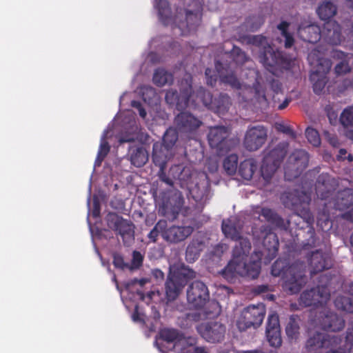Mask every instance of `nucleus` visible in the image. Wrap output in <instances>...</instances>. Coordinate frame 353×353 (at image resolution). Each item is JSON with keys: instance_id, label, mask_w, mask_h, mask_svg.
<instances>
[{"instance_id": "6ab92c4d", "label": "nucleus", "mask_w": 353, "mask_h": 353, "mask_svg": "<svg viewBox=\"0 0 353 353\" xmlns=\"http://www.w3.org/2000/svg\"><path fill=\"white\" fill-rule=\"evenodd\" d=\"M194 231V227L190 225L165 227L163 234V239L170 244H177L190 236Z\"/></svg>"}, {"instance_id": "412c9836", "label": "nucleus", "mask_w": 353, "mask_h": 353, "mask_svg": "<svg viewBox=\"0 0 353 353\" xmlns=\"http://www.w3.org/2000/svg\"><path fill=\"white\" fill-rule=\"evenodd\" d=\"M178 130L184 134H192L196 132L202 125V121L188 112H181L174 120Z\"/></svg>"}, {"instance_id": "37998d69", "label": "nucleus", "mask_w": 353, "mask_h": 353, "mask_svg": "<svg viewBox=\"0 0 353 353\" xmlns=\"http://www.w3.org/2000/svg\"><path fill=\"white\" fill-rule=\"evenodd\" d=\"M280 165L274 163L266 162L265 159H263L261 167V172L263 178L268 181Z\"/></svg>"}, {"instance_id": "72a5a7b5", "label": "nucleus", "mask_w": 353, "mask_h": 353, "mask_svg": "<svg viewBox=\"0 0 353 353\" xmlns=\"http://www.w3.org/2000/svg\"><path fill=\"white\" fill-rule=\"evenodd\" d=\"M230 105L231 99L229 95L226 93H220L216 98H214L213 110L219 114H223L228 112Z\"/></svg>"}, {"instance_id": "423d86ee", "label": "nucleus", "mask_w": 353, "mask_h": 353, "mask_svg": "<svg viewBox=\"0 0 353 353\" xmlns=\"http://www.w3.org/2000/svg\"><path fill=\"white\" fill-rule=\"evenodd\" d=\"M208 141L210 148L215 150L218 156L227 154L234 146V141L230 138L229 128L223 125L210 128Z\"/></svg>"}, {"instance_id": "5fc2aeb1", "label": "nucleus", "mask_w": 353, "mask_h": 353, "mask_svg": "<svg viewBox=\"0 0 353 353\" xmlns=\"http://www.w3.org/2000/svg\"><path fill=\"white\" fill-rule=\"evenodd\" d=\"M345 343L348 346V350L346 351L345 349H343L346 353H353V325L347 330Z\"/></svg>"}, {"instance_id": "09e8293b", "label": "nucleus", "mask_w": 353, "mask_h": 353, "mask_svg": "<svg viewBox=\"0 0 353 353\" xmlns=\"http://www.w3.org/2000/svg\"><path fill=\"white\" fill-rule=\"evenodd\" d=\"M340 122L345 127L353 126V109L345 108L341 114Z\"/></svg>"}, {"instance_id": "3c124183", "label": "nucleus", "mask_w": 353, "mask_h": 353, "mask_svg": "<svg viewBox=\"0 0 353 353\" xmlns=\"http://www.w3.org/2000/svg\"><path fill=\"white\" fill-rule=\"evenodd\" d=\"M280 330L279 319L276 314H272L268 316L266 331Z\"/></svg>"}, {"instance_id": "cd10ccee", "label": "nucleus", "mask_w": 353, "mask_h": 353, "mask_svg": "<svg viewBox=\"0 0 353 353\" xmlns=\"http://www.w3.org/2000/svg\"><path fill=\"white\" fill-rule=\"evenodd\" d=\"M260 215L262 216L265 220L271 225L281 229L286 228L284 219L274 210L268 208H262Z\"/></svg>"}, {"instance_id": "8fccbe9b", "label": "nucleus", "mask_w": 353, "mask_h": 353, "mask_svg": "<svg viewBox=\"0 0 353 353\" xmlns=\"http://www.w3.org/2000/svg\"><path fill=\"white\" fill-rule=\"evenodd\" d=\"M231 54L236 63H243L247 60L245 53L239 47L234 46L231 51Z\"/></svg>"}, {"instance_id": "bb28decb", "label": "nucleus", "mask_w": 353, "mask_h": 353, "mask_svg": "<svg viewBox=\"0 0 353 353\" xmlns=\"http://www.w3.org/2000/svg\"><path fill=\"white\" fill-rule=\"evenodd\" d=\"M205 248L203 239L194 237L189 243L185 250V260L188 263H194L200 256Z\"/></svg>"}, {"instance_id": "6e6552de", "label": "nucleus", "mask_w": 353, "mask_h": 353, "mask_svg": "<svg viewBox=\"0 0 353 353\" xmlns=\"http://www.w3.org/2000/svg\"><path fill=\"white\" fill-rule=\"evenodd\" d=\"M265 315V307L263 304L258 305H249L245 308L236 321V326L241 331H245L248 328L259 327Z\"/></svg>"}, {"instance_id": "c9c22d12", "label": "nucleus", "mask_w": 353, "mask_h": 353, "mask_svg": "<svg viewBox=\"0 0 353 353\" xmlns=\"http://www.w3.org/2000/svg\"><path fill=\"white\" fill-rule=\"evenodd\" d=\"M152 80L156 85L161 87L171 83L173 81V76L163 68H157L154 71Z\"/></svg>"}, {"instance_id": "e2e57ef3", "label": "nucleus", "mask_w": 353, "mask_h": 353, "mask_svg": "<svg viewBox=\"0 0 353 353\" xmlns=\"http://www.w3.org/2000/svg\"><path fill=\"white\" fill-rule=\"evenodd\" d=\"M271 89L276 93L279 94L282 90V84L279 80L272 79L270 82Z\"/></svg>"}, {"instance_id": "7ed1b4c3", "label": "nucleus", "mask_w": 353, "mask_h": 353, "mask_svg": "<svg viewBox=\"0 0 353 353\" xmlns=\"http://www.w3.org/2000/svg\"><path fill=\"white\" fill-rule=\"evenodd\" d=\"M248 43L263 47L259 53L260 62L267 70L274 75L283 70L292 68L293 61L283 52L274 48L268 43L265 37L262 35L250 36L247 38Z\"/></svg>"}, {"instance_id": "69168bd1", "label": "nucleus", "mask_w": 353, "mask_h": 353, "mask_svg": "<svg viewBox=\"0 0 353 353\" xmlns=\"http://www.w3.org/2000/svg\"><path fill=\"white\" fill-rule=\"evenodd\" d=\"M347 150L345 149L341 148L339 151V154L336 156V159L339 161H344L346 159Z\"/></svg>"}, {"instance_id": "ddd939ff", "label": "nucleus", "mask_w": 353, "mask_h": 353, "mask_svg": "<svg viewBox=\"0 0 353 353\" xmlns=\"http://www.w3.org/2000/svg\"><path fill=\"white\" fill-rule=\"evenodd\" d=\"M307 262L310 274H316L333 266V259L331 254L322 250H316L307 255Z\"/></svg>"}, {"instance_id": "c03bdc74", "label": "nucleus", "mask_w": 353, "mask_h": 353, "mask_svg": "<svg viewBox=\"0 0 353 353\" xmlns=\"http://www.w3.org/2000/svg\"><path fill=\"white\" fill-rule=\"evenodd\" d=\"M160 338L167 343H174L172 348L176 345L179 339V332L174 329H163L159 332Z\"/></svg>"}, {"instance_id": "4be33fe9", "label": "nucleus", "mask_w": 353, "mask_h": 353, "mask_svg": "<svg viewBox=\"0 0 353 353\" xmlns=\"http://www.w3.org/2000/svg\"><path fill=\"white\" fill-rule=\"evenodd\" d=\"M321 38L327 43L336 46L341 41V28L335 21L325 22L321 29Z\"/></svg>"}, {"instance_id": "4468645a", "label": "nucleus", "mask_w": 353, "mask_h": 353, "mask_svg": "<svg viewBox=\"0 0 353 353\" xmlns=\"http://www.w3.org/2000/svg\"><path fill=\"white\" fill-rule=\"evenodd\" d=\"M209 299V290L203 282L195 281L188 286L187 300L193 307L196 309L203 307Z\"/></svg>"}, {"instance_id": "680f3d73", "label": "nucleus", "mask_w": 353, "mask_h": 353, "mask_svg": "<svg viewBox=\"0 0 353 353\" xmlns=\"http://www.w3.org/2000/svg\"><path fill=\"white\" fill-rule=\"evenodd\" d=\"M159 179L168 185L170 187H172L174 185V182L170 176H168L166 173L164 172L163 168H161L160 171L159 172Z\"/></svg>"}, {"instance_id": "c756f323", "label": "nucleus", "mask_w": 353, "mask_h": 353, "mask_svg": "<svg viewBox=\"0 0 353 353\" xmlns=\"http://www.w3.org/2000/svg\"><path fill=\"white\" fill-rule=\"evenodd\" d=\"M336 6L330 1H323L316 10L319 18L325 22L331 21L330 19L336 14Z\"/></svg>"}, {"instance_id": "393cba45", "label": "nucleus", "mask_w": 353, "mask_h": 353, "mask_svg": "<svg viewBox=\"0 0 353 353\" xmlns=\"http://www.w3.org/2000/svg\"><path fill=\"white\" fill-rule=\"evenodd\" d=\"M288 148L289 143L287 141L280 142L274 147L269 145L263 159L266 162L274 163L280 165L287 154Z\"/></svg>"}, {"instance_id": "2eb2a0df", "label": "nucleus", "mask_w": 353, "mask_h": 353, "mask_svg": "<svg viewBox=\"0 0 353 353\" xmlns=\"http://www.w3.org/2000/svg\"><path fill=\"white\" fill-rule=\"evenodd\" d=\"M214 66L221 83L229 85L235 90H240L241 88L242 84L238 77L237 72L231 67L230 64L216 60L214 63Z\"/></svg>"}, {"instance_id": "4d7b16f0", "label": "nucleus", "mask_w": 353, "mask_h": 353, "mask_svg": "<svg viewBox=\"0 0 353 353\" xmlns=\"http://www.w3.org/2000/svg\"><path fill=\"white\" fill-rule=\"evenodd\" d=\"M113 265L115 268L124 270L128 268V265L125 263L123 256L120 254H114L113 256Z\"/></svg>"}, {"instance_id": "f3484780", "label": "nucleus", "mask_w": 353, "mask_h": 353, "mask_svg": "<svg viewBox=\"0 0 353 353\" xmlns=\"http://www.w3.org/2000/svg\"><path fill=\"white\" fill-rule=\"evenodd\" d=\"M331 68V63L328 59H320L315 70L310 75V81L312 82L313 91L316 94H320L323 90L326 82V74Z\"/></svg>"}, {"instance_id": "b1692460", "label": "nucleus", "mask_w": 353, "mask_h": 353, "mask_svg": "<svg viewBox=\"0 0 353 353\" xmlns=\"http://www.w3.org/2000/svg\"><path fill=\"white\" fill-rule=\"evenodd\" d=\"M261 232L263 236V246L268 251V256L274 258L279 251V243L277 235L272 232L268 226H262Z\"/></svg>"}, {"instance_id": "bf43d9fd", "label": "nucleus", "mask_w": 353, "mask_h": 353, "mask_svg": "<svg viewBox=\"0 0 353 353\" xmlns=\"http://www.w3.org/2000/svg\"><path fill=\"white\" fill-rule=\"evenodd\" d=\"M334 70L337 74H345L350 71V67L347 63L341 61L336 64Z\"/></svg>"}, {"instance_id": "a18cd8bd", "label": "nucleus", "mask_w": 353, "mask_h": 353, "mask_svg": "<svg viewBox=\"0 0 353 353\" xmlns=\"http://www.w3.org/2000/svg\"><path fill=\"white\" fill-rule=\"evenodd\" d=\"M266 336L270 345L274 347H278L281 345L282 339L281 336L280 330L265 331Z\"/></svg>"}, {"instance_id": "052dcab7", "label": "nucleus", "mask_w": 353, "mask_h": 353, "mask_svg": "<svg viewBox=\"0 0 353 353\" xmlns=\"http://www.w3.org/2000/svg\"><path fill=\"white\" fill-rule=\"evenodd\" d=\"M110 150V147L108 143L105 141H103L100 144L98 154H99V156H101L102 158H105L109 153Z\"/></svg>"}, {"instance_id": "58836bf2", "label": "nucleus", "mask_w": 353, "mask_h": 353, "mask_svg": "<svg viewBox=\"0 0 353 353\" xmlns=\"http://www.w3.org/2000/svg\"><path fill=\"white\" fill-rule=\"evenodd\" d=\"M196 97L208 108L214 109V99L212 93L203 87H200L196 92Z\"/></svg>"}, {"instance_id": "f03ea898", "label": "nucleus", "mask_w": 353, "mask_h": 353, "mask_svg": "<svg viewBox=\"0 0 353 353\" xmlns=\"http://www.w3.org/2000/svg\"><path fill=\"white\" fill-rule=\"evenodd\" d=\"M282 201L285 208H288L301 217L309 225L307 230L309 238L303 243L304 249L315 247L317 244L314 228L312 225L314 222V218L310 212L309 205L311 201V195L305 191L294 190L285 192L282 197Z\"/></svg>"}, {"instance_id": "a211bd4d", "label": "nucleus", "mask_w": 353, "mask_h": 353, "mask_svg": "<svg viewBox=\"0 0 353 353\" xmlns=\"http://www.w3.org/2000/svg\"><path fill=\"white\" fill-rule=\"evenodd\" d=\"M319 323L323 330L329 332H339L345 327V320L327 308L319 312Z\"/></svg>"}, {"instance_id": "5701e85b", "label": "nucleus", "mask_w": 353, "mask_h": 353, "mask_svg": "<svg viewBox=\"0 0 353 353\" xmlns=\"http://www.w3.org/2000/svg\"><path fill=\"white\" fill-rule=\"evenodd\" d=\"M321 28L313 23H301L297 29L298 37L305 42L316 43L321 39Z\"/></svg>"}, {"instance_id": "338daca9", "label": "nucleus", "mask_w": 353, "mask_h": 353, "mask_svg": "<svg viewBox=\"0 0 353 353\" xmlns=\"http://www.w3.org/2000/svg\"><path fill=\"white\" fill-rule=\"evenodd\" d=\"M100 214V207L98 203L94 202V209L92 211V216L94 217H97L99 216Z\"/></svg>"}, {"instance_id": "de8ad7c7", "label": "nucleus", "mask_w": 353, "mask_h": 353, "mask_svg": "<svg viewBox=\"0 0 353 353\" xmlns=\"http://www.w3.org/2000/svg\"><path fill=\"white\" fill-rule=\"evenodd\" d=\"M178 136L175 130L169 129L165 131L163 137V142L165 148H172L176 142Z\"/></svg>"}, {"instance_id": "49530a36", "label": "nucleus", "mask_w": 353, "mask_h": 353, "mask_svg": "<svg viewBox=\"0 0 353 353\" xmlns=\"http://www.w3.org/2000/svg\"><path fill=\"white\" fill-rule=\"evenodd\" d=\"M305 137L310 143L314 147H319L321 145V138L319 132L310 127L305 130Z\"/></svg>"}, {"instance_id": "f704fd0d", "label": "nucleus", "mask_w": 353, "mask_h": 353, "mask_svg": "<svg viewBox=\"0 0 353 353\" xmlns=\"http://www.w3.org/2000/svg\"><path fill=\"white\" fill-rule=\"evenodd\" d=\"M148 160V154L145 148L137 147L134 149L130 155L131 163L136 167L144 165Z\"/></svg>"}, {"instance_id": "e433bc0d", "label": "nucleus", "mask_w": 353, "mask_h": 353, "mask_svg": "<svg viewBox=\"0 0 353 353\" xmlns=\"http://www.w3.org/2000/svg\"><path fill=\"white\" fill-rule=\"evenodd\" d=\"M290 23L285 21H281L277 28L281 32V36L285 39L284 46L285 48H290L294 43L293 35L288 32Z\"/></svg>"}, {"instance_id": "dca6fc26", "label": "nucleus", "mask_w": 353, "mask_h": 353, "mask_svg": "<svg viewBox=\"0 0 353 353\" xmlns=\"http://www.w3.org/2000/svg\"><path fill=\"white\" fill-rule=\"evenodd\" d=\"M267 137V130L263 125L249 128L245 134L244 145L249 151H256L265 143Z\"/></svg>"}, {"instance_id": "13d9d810", "label": "nucleus", "mask_w": 353, "mask_h": 353, "mask_svg": "<svg viewBox=\"0 0 353 353\" xmlns=\"http://www.w3.org/2000/svg\"><path fill=\"white\" fill-rule=\"evenodd\" d=\"M270 290V286L267 284L258 285L252 289V292L254 295H260L268 292Z\"/></svg>"}, {"instance_id": "9d476101", "label": "nucleus", "mask_w": 353, "mask_h": 353, "mask_svg": "<svg viewBox=\"0 0 353 353\" xmlns=\"http://www.w3.org/2000/svg\"><path fill=\"white\" fill-rule=\"evenodd\" d=\"M309 154L303 150H294L288 157L284 167L285 177L287 180L297 178L307 167Z\"/></svg>"}, {"instance_id": "864d4df0", "label": "nucleus", "mask_w": 353, "mask_h": 353, "mask_svg": "<svg viewBox=\"0 0 353 353\" xmlns=\"http://www.w3.org/2000/svg\"><path fill=\"white\" fill-rule=\"evenodd\" d=\"M205 75L206 78V83L208 85L214 87L216 84L218 77L215 73V71L208 68L205 69Z\"/></svg>"}, {"instance_id": "aec40b11", "label": "nucleus", "mask_w": 353, "mask_h": 353, "mask_svg": "<svg viewBox=\"0 0 353 353\" xmlns=\"http://www.w3.org/2000/svg\"><path fill=\"white\" fill-rule=\"evenodd\" d=\"M199 332L207 341L218 343L225 336V326L220 322L210 321L199 327Z\"/></svg>"}, {"instance_id": "473e14b6", "label": "nucleus", "mask_w": 353, "mask_h": 353, "mask_svg": "<svg viewBox=\"0 0 353 353\" xmlns=\"http://www.w3.org/2000/svg\"><path fill=\"white\" fill-rule=\"evenodd\" d=\"M201 20V14L199 10L191 11L186 10L185 13V25L184 22L179 25V28L186 27L188 31L194 30L200 24Z\"/></svg>"}, {"instance_id": "f257e3e1", "label": "nucleus", "mask_w": 353, "mask_h": 353, "mask_svg": "<svg viewBox=\"0 0 353 353\" xmlns=\"http://www.w3.org/2000/svg\"><path fill=\"white\" fill-rule=\"evenodd\" d=\"M222 232L227 238L238 241L232 250V259L222 270V275L227 279H233L236 274L249 279H256L261 272V261L247 262V258L252 248L248 238L241 236V229L237 228L232 219L223 221Z\"/></svg>"}, {"instance_id": "9b49d317", "label": "nucleus", "mask_w": 353, "mask_h": 353, "mask_svg": "<svg viewBox=\"0 0 353 353\" xmlns=\"http://www.w3.org/2000/svg\"><path fill=\"white\" fill-rule=\"evenodd\" d=\"M301 264L293 263L285 273L283 288L291 294L299 293L307 282Z\"/></svg>"}, {"instance_id": "c85d7f7f", "label": "nucleus", "mask_w": 353, "mask_h": 353, "mask_svg": "<svg viewBox=\"0 0 353 353\" xmlns=\"http://www.w3.org/2000/svg\"><path fill=\"white\" fill-rule=\"evenodd\" d=\"M154 7L158 11L159 20L167 26L172 21L171 8L168 0H155Z\"/></svg>"}, {"instance_id": "ea45409f", "label": "nucleus", "mask_w": 353, "mask_h": 353, "mask_svg": "<svg viewBox=\"0 0 353 353\" xmlns=\"http://www.w3.org/2000/svg\"><path fill=\"white\" fill-rule=\"evenodd\" d=\"M335 307L341 311L353 313V299L345 296H338L334 300Z\"/></svg>"}, {"instance_id": "7c9ffc66", "label": "nucleus", "mask_w": 353, "mask_h": 353, "mask_svg": "<svg viewBox=\"0 0 353 353\" xmlns=\"http://www.w3.org/2000/svg\"><path fill=\"white\" fill-rule=\"evenodd\" d=\"M300 318L298 315H291L285 327V333L290 340H296L300 335Z\"/></svg>"}, {"instance_id": "79ce46f5", "label": "nucleus", "mask_w": 353, "mask_h": 353, "mask_svg": "<svg viewBox=\"0 0 353 353\" xmlns=\"http://www.w3.org/2000/svg\"><path fill=\"white\" fill-rule=\"evenodd\" d=\"M167 226V221L164 219L159 220L154 226V228L151 230V231L148 234V238L150 239L151 242L155 243L157 241L158 236L159 234L161 235L163 238V234L165 230V227Z\"/></svg>"}, {"instance_id": "f8f14e48", "label": "nucleus", "mask_w": 353, "mask_h": 353, "mask_svg": "<svg viewBox=\"0 0 353 353\" xmlns=\"http://www.w3.org/2000/svg\"><path fill=\"white\" fill-rule=\"evenodd\" d=\"M330 297V291L326 283L303 292L299 298V304L303 307L317 306L325 303Z\"/></svg>"}, {"instance_id": "0e129e2a", "label": "nucleus", "mask_w": 353, "mask_h": 353, "mask_svg": "<svg viewBox=\"0 0 353 353\" xmlns=\"http://www.w3.org/2000/svg\"><path fill=\"white\" fill-rule=\"evenodd\" d=\"M341 287L343 288V290L345 292L353 296V282L352 281L348 282V283H343L342 284Z\"/></svg>"}, {"instance_id": "20e7f679", "label": "nucleus", "mask_w": 353, "mask_h": 353, "mask_svg": "<svg viewBox=\"0 0 353 353\" xmlns=\"http://www.w3.org/2000/svg\"><path fill=\"white\" fill-rule=\"evenodd\" d=\"M196 277V272L188 268L181 267L170 270L165 282V294L168 301H174L187 283Z\"/></svg>"}, {"instance_id": "6e6d98bb", "label": "nucleus", "mask_w": 353, "mask_h": 353, "mask_svg": "<svg viewBox=\"0 0 353 353\" xmlns=\"http://www.w3.org/2000/svg\"><path fill=\"white\" fill-rule=\"evenodd\" d=\"M278 131L290 136L292 139H296V134L293 129L290 126L285 124H278L276 126Z\"/></svg>"}, {"instance_id": "4c0bfd02", "label": "nucleus", "mask_w": 353, "mask_h": 353, "mask_svg": "<svg viewBox=\"0 0 353 353\" xmlns=\"http://www.w3.org/2000/svg\"><path fill=\"white\" fill-rule=\"evenodd\" d=\"M238 159V156L235 154H230L224 159L223 167L227 174L232 176L236 172Z\"/></svg>"}, {"instance_id": "a878e982", "label": "nucleus", "mask_w": 353, "mask_h": 353, "mask_svg": "<svg viewBox=\"0 0 353 353\" xmlns=\"http://www.w3.org/2000/svg\"><path fill=\"white\" fill-rule=\"evenodd\" d=\"M331 178L327 174L319 176L315 184L317 196L322 200L327 199L332 194L333 188L330 184Z\"/></svg>"}, {"instance_id": "a19ab883", "label": "nucleus", "mask_w": 353, "mask_h": 353, "mask_svg": "<svg viewBox=\"0 0 353 353\" xmlns=\"http://www.w3.org/2000/svg\"><path fill=\"white\" fill-rule=\"evenodd\" d=\"M290 266L287 260L279 259L272 264L271 273L274 276H281L283 279Z\"/></svg>"}, {"instance_id": "603ef678", "label": "nucleus", "mask_w": 353, "mask_h": 353, "mask_svg": "<svg viewBox=\"0 0 353 353\" xmlns=\"http://www.w3.org/2000/svg\"><path fill=\"white\" fill-rule=\"evenodd\" d=\"M143 256L140 252L134 250L132 252V259L131 261L132 269H139L143 264Z\"/></svg>"}, {"instance_id": "1a4fd4ad", "label": "nucleus", "mask_w": 353, "mask_h": 353, "mask_svg": "<svg viewBox=\"0 0 353 353\" xmlns=\"http://www.w3.org/2000/svg\"><path fill=\"white\" fill-rule=\"evenodd\" d=\"M192 77L181 81L180 94L176 90L170 89L165 93V99L170 105H175L178 110L185 109L192 96Z\"/></svg>"}, {"instance_id": "0eeeda50", "label": "nucleus", "mask_w": 353, "mask_h": 353, "mask_svg": "<svg viewBox=\"0 0 353 353\" xmlns=\"http://www.w3.org/2000/svg\"><path fill=\"white\" fill-rule=\"evenodd\" d=\"M105 221L108 228L121 236L124 245L129 246L134 242V226L132 223L114 212H109Z\"/></svg>"}, {"instance_id": "2f4dec72", "label": "nucleus", "mask_w": 353, "mask_h": 353, "mask_svg": "<svg viewBox=\"0 0 353 353\" xmlns=\"http://www.w3.org/2000/svg\"><path fill=\"white\" fill-rule=\"evenodd\" d=\"M257 170V165L254 159H245L239 167V174L245 180H250Z\"/></svg>"}, {"instance_id": "39448f33", "label": "nucleus", "mask_w": 353, "mask_h": 353, "mask_svg": "<svg viewBox=\"0 0 353 353\" xmlns=\"http://www.w3.org/2000/svg\"><path fill=\"white\" fill-rule=\"evenodd\" d=\"M341 342V336L315 332L306 341L305 348L308 352L327 349L328 350L325 353H346L342 347H338Z\"/></svg>"}, {"instance_id": "774afa93", "label": "nucleus", "mask_w": 353, "mask_h": 353, "mask_svg": "<svg viewBox=\"0 0 353 353\" xmlns=\"http://www.w3.org/2000/svg\"><path fill=\"white\" fill-rule=\"evenodd\" d=\"M291 101V99L290 98H285V100L283 101V103H281L279 106H278V109L279 110H284L285 108H286L288 107V105H289L290 102Z\"/></svg>"}]
</instances>
